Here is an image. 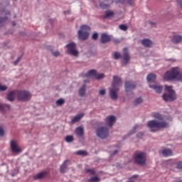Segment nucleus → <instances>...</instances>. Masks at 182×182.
I'll return each instance as SVG.
<instances>
[{"instance_id": "nucleus-34", "label": "nucleus", "mask_w": 182, "mask_h": 182, "mask_svg": "<svg viewBox=\"0 0 182 182\" xmlns=\"http://www.w3.org/2000/svg\"><path fill=\"white\" fill-rule=\"evenodd\" d=\"M100 6L103 9H106L109 7V4H106L105 1H102V2H100Z\"/></svg>"}, {"instance_id": "nucleus-32", "label": "nucleus", "mask_w": 182, "mask_h": 182, "mask_svg": "<svg viewBox=\"0 0 182 182\" xmlns=\"http://www.w3.org/2000/svg\"><path fill=\"white\" fill-rule=\"evenodd\" d=\"M143 102V99L142 97H139L138 98H136L134 101V106H138L139 105H141V103Z\"/></svg>"}, {"instance_id": "nucleus-37", "label": "nucleus", "mask_w": 182, "mask_h": 182, "mask_svg": "<svg viewBox=\"0 0 182 182\" xmlns=\"http://www.w3.org/2000/svg\"><path fill=\"white\" fill-rule=\"evenodd\" d=\"M105 77V74L104 73H101V74H96L95 76V79H97V80H101L102 79H104Z\"/></svg>"}, {"instance_id": "nucleus-49", "label": "nucleus", "mask_w": 182, "mask_h": 182, "mask_svg": "<svg viewBox=\"0 0 182 182\" xmlns=\"http://www.w3.org/2000/svg\"><path fill=\"white\" fill-rule=\"evenodd\" d=\"M125 2H126V0H117V4H125Z\"/></svg>"}, {"instance_id": "nucleus-26", "label": "nucleus", "mask_w": 182, "mask_h": 182, "mask_svg": "<svg viewBox=\"0 0 182 182\" xmlns=\"http://www.w3.org/2000/svg\"><path fill=\"white\" fill-rule=\"evenodd\" d=\"M75 154L77 156L86 157L89 155L88 152L85 150H78L75 152Z\"/></svg>"}, {"instance_id": "nucleus-36", "label": "nucleus", "mask_w": 182, "mask_h": 182, "mask_svg": "<svg viewBox=\"0 0 182 182\" xmlns=\"http://www.w3.org/2000/svg\"><path fill=\"white\" fill-rule=\"evenodd\" d=\"M113 57L115 60H118V59H120V58L122 57V55L119 52H115L113 55Z\"/></svg>"}, {"instance_id": "nucleus-13", "label": "nucleus", "mask_w": 182, "mask_h": 182, "mask_svg": "<svg viewBox=\"0 0 182 182\" xmlns=\"http://www.w3.org/2000/svg\"><path fill=\"white\" fill-rule=\"evenodd\" d=\"M131 60V57L129 53V49L127 48H124L123 49V63L124 65H128Z\"/></svg>"}, {"instance_id": "nucleus-2", "label": "nucleus", "mask_w": 182, "mask_h": 182, "mask_svg": "<svg viewBox=\"0 0 182 182\" xmlns=\"http://www.w3.org/2000/svg\"><path fill=\"white\" fill-rule=\"evenodd\" d=\"M122 82V80L119 76H113L112 86L109 89V96L112 100H117L118 99L117 92L119 90V86Z\"/></svg>"}, {"instance_id": "nucleus-18", "label": "nucleus", "mask_w": 182, "mask_h": 182, "mask_svg": "<svg viewBox=\"0 0 182 182\" xmlns=\"http://www.w3.org/2000/svg\"><path fill=\"white\" fill-rule=\"evenodd\" d=\"M149 86V87H150L151 89H154V90H155V92H156V93H161V92H162L163 89H164V87H163V86H161V85H156V84H154V85L150 84Z\"/></svg>"}, {"instance_id": "nucleus-5", "label": "nucleus", "mask_w": 182, "mask_h": 182, "mask_svg": "<svg viewBox=\"0 0 182 182\" xmlns=\"http://www.w3.org/2000/svg\"><path fill=\"white\" fill-rule=\"evenodd\" d=\"M165 89L168 92V94H163V100H164V102H174V100H176V91L172 89V87L166 85Z\"/></svg>"}, {"instance_id": "nucleus-55", "label": "nucleus", "mask_w": 182, "mask_h": 182, "mask_svg": "<svg viewBox=\"0 0 182 182\" xmlns=\"http://www.w3.org/2000/svg\"><path fill=\"white\" fill-rule=\"evenodd\" d=\"M12 25H13V26H16V22L13 21Z\"/></svg>"}, {"instance_id": "nucleus-15", "label": "nucleus", "mask_w": 182, "mask_h": 182, "mask_svg": "<svg viewBox=\"0 0 182 182\" xmlns=\"http://www.w3.org/2000/svg\"><path fill=\"white\" fill-rule=\"evenodd\" d=\"M71 164V162L69 159H66L63 164L60 166V173H65L66 168L68 166Z\"/></svg>"}, {"instance_id": "nucleus-39", "label": "nucleus", "mask_w": 182, "mask_h": 182, "mask_svg": "<svg viewBox=\"0 0 182 182\" xmlns=\"http://www.w3.org/2000/svg\"><path fill=\"white\" fill-rule=\"evenodd\" d=\"M4 108H6L7 109H10L11 106L9 105L0 104V110H3Z\"/></svg>"}, {"instance_id": "nucleus-43", "label": "nucleus", "mask_w": 182, "mask_h": 182, "mask_svg": "<svg viewBox=\"0 0 182 182\" xmlns=\"http://www.w3.org/2000/svg\"><path fill=\"white\" fill-rule=\"evenodd\" d=\"M176 168L182 171V161H181L178 162Z\"/></svg>"}, {"instance_id": "nucleus-44", "label": "nucleus", "mask_w": 182, "mask_h": 182, "mask_svg": "<svg viewBox=\"0 0 182 182\" xmlns=\"http://www.w3.org/2000/svg\"><path fill=\"white\" fill-rule=\"evenodd\" d=\"M99 93L101 95V96H105V95H106V90L105 89L100 90Z\"/></svg>"}, {"instance_id": "nucleus-48", "label": "nucleus", "mask_w": 182, "mask_h": 182, "mask_svg": "<svg viewBox=\"0 0 182 182\" xmlns=\"http://www.w3.org/2000/svg\"><path fill=\"white\" fill-rule=\"evenodd\" d=\"M177 4L180 6V8L182 9V1L181 0H177Z\"/></svg>"}, {"instance_id": "nucleus-16", "label": "nucleus", "mask_w": 182, "mask_h": 182, "mask_svg": "<svg viewBox=\"0 0 182 182\" xmlns=\"http://www.w3.org/2000/svg\"><path fill=\"white\" fill-rule=\"evenodd\" d=\"M112 41V38L108 34L103 33L101 34L100 42L103 44L109 43Z\"/></svg>"}, {"instance_id": "nucleus-38", "label": "nucleus", "mask_w": 182, "mask_h": 182, "mask_svg": "<svg viewBox=\"0 0 182 182\" xmlns=\"http://www.w3.org/2000/svg\"><path fill=\"white\" fill-rule=\"evenodd\" d=\"M119 28L122 31H127L128 30V26L124 24H121L119 26Z\"/></svg>"}, {"instance_id": "nucleus-41", "label": "nucleus", "mask_w": 182, "mask_h": 182, "mask_svg": "<svg viewBox=\"0 0 182 182\" xmlns=\"http://www.w3.org/2000/svg\"><path fill=\"white\" fill-rule=\"evenodd\" d=\"M7 89L8 87L6 86L1 85V84H0V92H5Z\"/></svg>"}, {"instance_id": "nucleus-6", "label": "nucleus", "mask_w": 182, "mask_h": 182, "mask_svg": "<svg viewBox=\"0 0 182 182\" xmlns=\"http://www.w3.org/2000/svg\"><path fill=\"white\" fill-rule=\"evenodd\" d=\"M91 28L87 25H83L80 27V30L77 32L78 38L82 41L88 39Z\"/></svg>"}, {"instance_id": "nucleus-57", "label": "nucleus", "mask_w": 182, "mask_h": 182, "mask_svg": "<svg viewBox=\"0 0 182 182\" xmlns=\"http://www.w3.org/2000/svg\"><path fill=\"white\" fill-rule=\"evenodd\" d=\"M129 182H134V181H129Z\"/></svg>"}, {"instance_id": "nucleus-50", "label": "nucleus", "mask_w": 182, "mask_h": 182, "mask_svg": "<svg viewBox=\"0 0 182 182\" xmlns=\"http://www.w3.org/2000/svg\"><path fill=\"white\" fill-rule=\"evenodd\" d=\"M139 178V176L138 175H133L132 177H131V179H136Z\"/></svg>"}, {"instance_id": "nucleus-24", "label": "nucleus", "mask_w": 182, "mask_h": 182, "mask_svg": "<svg viewBox=\"0 0 182 182\" xmlns=\"http://www.w3.org/2000/svg\"><path fill=\"white\" fill-rule=\"evenodd\" d=\"M86 87L87 85L85 84H83L82 87L80 88L78 93H79V96H80V97H83L86 93Z\"/></svg>"}, {"instance_id": "nucleus-28", "label": "nucleus", "mask_w": 182, "mask_h": 182, "mask_svg": "<svg viewBox=\"0 0 182 182\" xmlns=\"http://www.w3.org/2000/svg\"><path fill=\"white\" fill-rule=\"evenodd\" d=\"M87 77H96L97 76V70H90L87 72V73L85 75Z\"/></svg>"}, {"instance_id": "nucleus-56", "label": "nucleus", "mask_w": 182, "mask_h": 182, "mask_svg": "<svg viewBox=\"0 0 182 182\" xmlns=\"http://www.w3.org/2000/svg\"><path fill=\"white\" fill-rule=\"evenodd\" d=\"M150 24H154V22H150Z\"/></svg>"}, {"instance_id": "nucleus-58", "label": "nucleus", "mask_w": 182, "mask_h": 182, "mask_svg": "<svg viewBox=\"0 0 182 182\" xmlns=\"http://www.w3.org/2000/svg\"><path fill=\"white\" fill-rule=\"evenodd\" d=\"M16 16H14V18H16Z\"/></svg>"}, {"instance_id": "nucleus-1", "label": "nucleus", "mask_w": 182, "mask_h": 182, "mask_svg": "<svg viewBox=\"0 0 182 182\" xmlns=\"http://www.w3.org/2000/svg\"><path fill=\"white\" fill-rule=\"evenodd\" d=\"M152 117L157 120H151L148 122L147 126L151 129V132H157L161 129H166L168 127V123L164 121V115L159 112H153Z\"/></svg>"}, {"instance_id": "nucleus-59", "label": "nucleus", "mask_w": 182, "mask_h": 182, "mask_svg": "<svg viewBox=\"0 0 182 182\" xmlns=\"http://www.w3.org/2000/svg\"><path fill=\"white\" fill-rule=\"evenodd\" d=\"M179 182H182V181H180Z\"/></svg>"}, {"instance_id": "nucleus-10", "label": "nucleus", "mask_w": 182, "mask_h": 182, "mask_svg": "<svg viewBox=\"0 0 182 182\" xmlns=\"http://www.w3.org/2000/svg\"><path fill=\"white\" fill-rule=\"evenodd\" d=\"M66 47L68 48L67 53L77 56L78 55V51L76 50V44L75 43H70L66 45Z\"/></svg>"}, {"instance_id": "nucleus-9", "label": "nucleus", "mask_w": 182, "mask_h": 182, "mask_svg": "<svg viewBox=\"0 0 182 182\" xmlns=\"http://www.w3.org/2000/svg\"><path fill=\"white\" fill-rule=\"evenodd\" d=\"M10 15V11L3 9L0 11V27L3 26L8 21V16Z\"/></svg>"}, {"instance_id": "nucleus-51", "label": "nucleus", "mask_w": 182, "mask_h": 182, "mask_svg": "<svg viewBox=\"0 0 182 182\" xmlns=\"http://www.w3.org/2000/svg\"><path fill=\"white\" fill-rule=\"evenodd\" d=\"M119 153V151L118 150H114L112 153V155L114 156V155H117V154Z\"/></svg>"}, {"instance_id": "nucleus-19", "label": "nucleus", "mask_w": 182, "mask_h": 182, "mask_svg": "<svg viewBox=\"0 0 182 182\" xmlns=\"http://www.w3.org/2000/svg\"><path fill=\"white\" fill-rule=\"evenodd\" d=\"M47 175L46 171L38 173L33 176V180H41L43 179Z\"/></svg>"}, {"instance_id": "nucleus-31", "label": "nucleus", "mask_w": 182, "mask_h": 182, "mask_svg": "<svg viewBox=\"0 0 182 182\" xmlns=\"http://www.w3.org/2000/svg\"><path fill=\"white\" fill-rule=\"evenodd\" d=\"M65 141L67 143H73L74 141V136L72 135H68L65 136Z\"/></svg>"}, {"instance_id": "nucleus-25", "label": "nucleus", "mask_w": 182, "mask_h": 182, "mask_svg": "<svg viewBox=\"0 0 182 182\" xmlns=\"http://www.w3.org/2000/svg\"><path fill=\"white\" fill-rule=\"evenodd\" d=\"M75 134L77 136H79V137L84 136V134H85L84 129L80 127H77L75 129Z\"/></svg>"}, {"instance_id": "nucleus-42", "label": "nucleus", "mask_w": 182, "mask_h": 182, "mask_svg": "<svg viewBox=\"0 0 182 182\" xmlns=\"http://www.w3.org/2000/svg\"><path fill=\"white\" fill-rule=\"evenodd\" d=\"M128 4L131 6H134L135 5V0H128Z\"/></svg>"}, {"instance_id": "nucleus-23", "label": "nucleus", "mask_w": 182, "mask_h": 182, "mask_svg": "<svg viewBox=\"0 0 182 182\" xmlns=\"http://www.w3.org/2000/svg\"><path fill=\"white\" fill-rule=\"evenodd\" d=\"M162 154L164 157H169L173 156V151L170 149H165L162 151Z\"/></svg>"}, {"instance_id": "nucleus-47", "label": "nucleus", "mask_w": 182, "mask_h": 182, "mask_svg": "<svg viewBox=\"0 0 182 182\" xmlns=\"http://www.w3.org/2000/svg\"><path fill=\"white\" fill-rule=\"evenodd\" d=\"M53 56L58 57L60 55V53L59 51H55L53 53Z\"/></svg>"}, {"instance_id": "nucleus-29", "label": "nucleus", "mask_w": 182, "mask_h": 182, "mask_svg": "<svg viewBox=\"0 0 182 182\" xmlns=\"http://www.w3.org/2000/svg\"><path fill=\"white\" fill-rule=\"evenodd\" d=\"M100 181H101V178H99V176H97L90 177L88 179V182H100Z\"/></svg>"}, {"instance_id": "nucleus-14", "label": "nucleus", "mask_w": 182, "mask_h": 182, "mask_svg": "<svg viewBox=\"0 0 182 182\" xmlns=\"http://www.w3.org/2000/svg\"><path fill=\"white\" fill-rule=\"evenodd\" d=\"M117 121V118L114 115H110L106 117L105 122L109 127H112Z\"/></svg>"}, {"instance_id": "nucleus-46", "label": "nucleus", "mask_w": 182, "mask_h": 182, "mask_svg": "<svg viewBox=\"0 0 182 182\" xmlns=\"http://www.w3.org/2000/svg\"><path fill=\"white\" fill-rule=\"evenodd\" d=\"M4 136V130L1 127H0V136Z\"/></svg>"}, {"instance_id": "nucleus-22", "label": "nucleus", "mask_w": 182, "mask_h": 182, "mask_svg": "<svg viewBox=\"0 0 182 182\" xmlns=\"http://www.w3.org/2000/svg\"><path fill=\"white\" fill-rule=\"evenodd\" d=\"M156 79V75L154 73H150L147 75L146 80L149 83H154Z\"/></svg>"}, {"instance_id": "nucleus-11", "label": "nucleus", "mask_w": 182, "mask_h": 182, "mask_svg": "<svg viewBox=\"0 0 182 182\" xmlns=\"http://www.w3.org/2000/svg\"><path fill=\"white\" fill-rule=\"evenodd\" d=\"M10 149L12 153L19 154L21 153V149L18 147L17 141L11 140L10 141Z\"/></svg>"}, {"instance_id": "nucleus-12", "label": "nucleus", "mask_w": 182, "mask_h": 182, "mask_svg": "<svg viewBox=\"0 0 182 182\" xmlns=\"http://www.w3.org/2000/svg\"><path fill=\"white\" fill-rule=\"evenodd\" d=\"M136 87V82L134 81H126L124 83L125 92H132Z\"/></svg>"}, {"instance_id": "nucleus-21", "label": "nucleus", "mask_w": 182, "mask_h": 182, "mask_svg": "<svg viewBox=\"0 0 182 182\" xmlns=\"http://www.w3.org/2000/svg\"><path fill=\"white\" fill-rule=\"evenodd\" d=\"M84 116H85V114L81 113L74 117V118L71 119L72 124H75L77 122H79Z\"/></svg>"}, {"instance_id": "nucleus-17", "label": "nucleus", "mask_w": 182, "mask_h": 182, "mask_svg": "<svg viewBox=\"0 0 182 182\" xmlns=\"http://www.w3.org/2000/svg\"><path fill=\"white\" fill-rule=\"evenodd\" d=\"M17 91H11L7 95L6 99L9 102H14L15 100V97H17Z\"/></svg>"}, {"instance_id": "nucleus-27", "label": "nucleus", "mask_w": 182, "mask_h": 182, "mask_svg": "<svg viewBox=\"0 0 182 182\" xmlns=\"http://www.w3.org/2000/svg\"><path fill=\"white\" fill-rule=\"evenodd\" d=\"M141 44L146 47H151L153 46V42L150 39H144L141 41Z\"/></svg>"}, {"instance_id": "nucleus-20", "label": "nucleus", "mask_w": 182, "mask_h": 182, "mask_svg": "<svg viewBox=\"0 0 182 182\" xmlns=\"http://www.w3.org/2000/svg\"><path fill=\"white\" fill-rule=\"evenodd\" d=\"M172 43L175 44H178L182 42V36L181 35H175L171 38Z\"/></svg>"}, {"instance_id": "nucleus-40", "label": "nucleus", "mask_w": 182, "mask_h": 182, "mask_svg": "<svg viewBox=\"0 0 182 182\" xmlns=\"http://www.w3.org/2000/svg\"><path fill=\"white\" fill-rule=\"evenodd\" d=\"M21 59H22V55L18 57L16 60L14 62V65H16L20 62V60H21Z\"/></svg>"}, {"instance_id": "nucleus-45", "label": "nucleus", "mask_w": 182, "mask_h": 182, "mask_svg": "<svg viewBox=\"0 0 182 182\" xmlns=\"http://www.w3.org/2000/svg\"><path fill=\"white\" fill-rule=\"evenodd\" d=\"M98 36H99L98 33H95L92 34V38L94 40H97L98 38Z\"/></svg>"}, {"instance_id": "nucleus-7", "label": "nucleus", "mask_w": 182, "mask_h": 182, "mask_svg": "<svg viewBox=\"0 0 182 182\" xmlns=\"http://www.w3.org/2000/svg\"><path fill=\"white\" fill-rule=\"evenodd\" d=\"M32 95L30 92L26 90H17L16 99L20 102H28L31 99Z\"/></svg>"}, {"instance_id": "nucleus-52", "label": "nucleus", "mask_w": 182, "mask_h": 182, "mask_svg": "<svg viewBox=\"0 0 182 182\" xmlns=\"http://www.w3.org/2000/svg\"><path fill=\"white\" fill-rule=\"evenodd\" d=\"M144 136V133L143 132H139L138 134H137V137H140V136Z\"/></svg>"}, {"instance_id": "nucleus-4", "label": "nucleus", "mask_w": 182, "mask_h": 182, "mask_svg": "<svg viewBox=\"0 0 182 182\" xmlns=\"http://www.w3.org/2000/svg\"><path fill=\"white\" fill-rule=\"evenodd\" d=\"M134 163L138 166H144L146 165L147 155L145 152H136L132 157Z\"/></svg>"}, {"instance_id": "nucleus-33", "label": "nucleus", "mask_w": 182, "mask_h": 182, "mask_svg": "<svg viewBox=\"0 0 182 182\" xmlns=\"http://www.w3.org/2000/svg\"><path fill=\"white\" fill-rule=\"evenodd\" d=\"M65 103V101L63 98H60L55 102L57 106H63Z\"/></svg>"}, {"instance_id": "nucleus-35", "label": "nucleus", "mask_w": 182, "mask_h": 182, "mask_svg": "<svg viewBox=\"0 0 182 182\" xmlns=\"http://www.w3.org/2000/svg\"><path fill=\"white\" fill-rule=\"evenodd\" d=\"M85 172L86 173H90V175H95L96 173V171L92 168H87L85 170Z\"/></svg>"}, {"instance_id": "nucleus-30", "label": "nucleus", "mask_w": 182, "mask_h": 182, "mask_svg": "<svg viewBox=\"0 0 182 182\" xmlns=\"http://www.w3.org/2000/svg\"><path fill=\"white\" fill-rule=\"evenodd\" d=\"M114 15V12L110 10H107L105 11V15L103 16L105 18H107L112 17Z\"/></svg>"}, {"instance_id": "nucleus-54", "label": "nucleus", "mask_w": 182, "mask_h": 182, "mask_svg": "<svg viewBox=\"0 0 182 182\" xmlns=\"http://www.w3.org/2000/svg\"><path fill=\"white\" fill-rule=\"evenodd\" d=\"M70 11H65V12H64L65 14H70Z\"/></svg>"}, {"instance_id": "nucleus-53", "label": "nucleus", "mask_w": 182, "mask_h": 182, "mask_svg": "<svg viewBox=\"0 0 182 182\" xmlns=\"http://www.w3.org/2000/svg\"><path fill=\"white\" fill-rule=\"evenodd\" d=\"M139 127V125L136 124V125L134 127V130H136Z\"/></svg>"}, {"instance_id": "nucleus-8", "label": "nucleus", "mask_w": 182, "mask_h": 182, "mask_svg": "<svg viewBox=\"0 0 182 182\" xmlns=\"http://www.w3.org/2000/svg\"><path fill=\"white\" fill-rule=\"evenodd\" d=\"M96 135L101 139H106L109 136V130L107 127H100L96 129Z\"/></svg>"}, {"instance_id": "nucleus-3", "label": "nucleus", "mask_w": 182, "mask_h": 182, "mask_svg": "<svg viewBox=\"0 0 182 182\" xmlns=\"http://www.w3.org/2000/svg\"><path fill=\"white\" fill-rule=\"evenodd\" d=\"M181 80L182 82V73H180L178 67L172 68L167 71L164 75V80L169 82V80Z\"/></svg>"}]
</instances>
